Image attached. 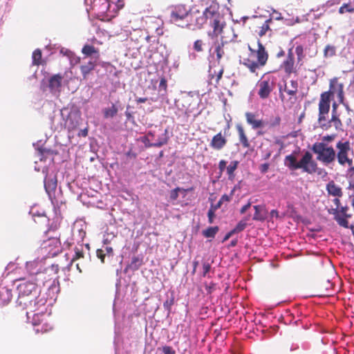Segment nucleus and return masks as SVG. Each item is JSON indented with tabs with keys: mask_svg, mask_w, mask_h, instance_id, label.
I'll use <instances>...</instances> for the list:
<instances>
[{
	"mask_svg": "<svg viewBox=\"0 0 354 354\" xmlns=\"http://www.w3.org/2000/svg\"><path fill=\"white\" fill-rule=\"evenodd\" d=\"M299 84L297 80H292L288 83H285L283 88H279V97L281 100L286 103L290 102L293 104L297 97Z\"/></svg>",
	"mask_w": 354,
	"mask_h": 354,
	"instance_id": "9d476101",
	"label": "nucleus"
},
{
	"mask_svg": "<svg viewBox=\"0 0 354 354\" xmlns=\"http://www.w3.org/2000/svg\"><path fill=\"white\" fill-rule=\"evenodd\" d=\"M339 14H344L346 12H354V6H352L349 3H344L339 8Z\"/></svg>",
	"mask_w": 354,
	"mask_h": 354,
	"instance_id": "a19ab883",
	"label": "nucleus"
},
{
	"mask_svg": "<svg viewBox=\"0 0 354 354\" xmlns=\"http://www.w3.org/2000/svg\"><path fill=\"white\" fill-rule=\"evenodd\" d=\"M84 257V252L82 248H80L77 247L75 248V255L72 259V261Z\"/></svg>",
	"mask_w": 354,
	"mask_h": 354,
	"instance_id": "a18cd8bd",
	"label": "nucleus"
},
{
	"mask_svg": "<svg viewBox=\"0 0 354 354\" xmlns=\"http://www.w3.org/2000/svg\"><path fill=\"white\" fill-rule=\"evenodd\" d=\"M251 206V203L250 202H248L246 205H243L241 209H240V213L241 214L245 213V212Z\"/></svg>",
	"mask_w": 354,
	"mask_h": 354,
	"instance_id": "680f3d73",
	"label": "nucleus"
},
{
	"mask_svg": "<svg viewBox=\"0 0 354 354\" xmlns=\"http://www.w3.org/2000/svg\"><path fill=\"white\" fill-rule=\"evenodd\" d=\"M255 212L253 216V220L258 221H263L266 218L267 211L263 205H254Z\"/></svg>",
	"mask_w": 354,
	"mask_h": 354,
	"instance_id": "a878e982",
	"label": "nucleus"
},
{
	"mask_svg": "<svg viewBox=\"0 0 354 354\" xmlns=\"http://www.w3.org/2000/svg\"><path fill=\"white\" fill-rule=\"evenodd\" d=\"M32 64L35 66H39L42 64V54L40 49L37 48L35 50L32 55Z\"/></svg>",
	"mask_w": 354,
	"mask_h": 354,
	"instance_id": "72a5a7b5",
	"label": "nucleus"
},
{
	"mask_svg": "<svg viewBox=\"0 0 354 354\" xmlns=\"http://www.w3.org/2000/svg\"><path fill=\"white\" fill-rule=\"evenodd\" d=\"M246 221L247 219H243L237 223L236 227L233 229L235 233H239L244 230V229L248 225Z\"/></svg>",
	"mask_w": 354,
	"mask_h": 354,
	"instance_id": "37998d69",
	"label": "nucleus"
},
{
	"mask_svg": "<svg viewBox=\"0 0 354 354\" xmlns=\"http://www.w3.org/2000/svg\"><path fill=\"white\" fill-rule=\"evenodd\" d=\"M57 178L55 176L53 178H46L44 180V187L48 194H50L55 191L57 188Z\"/></svg>",
	"mask_w": 354,
	"mask_h": 354,
	"instance_id": "cd10ccee",
	"label": "nucleus"
},
{
	"mask_svg": "<svg viewBox=\"0 0 354 354\" xmlns=\"http://www.w3.org/2000/svg\"><path fill=\"white\" fill-rule=\"evenodd\" d=\"M348 210V207H342L341 209L339 210L337 209V208L336 209H334L333 211V214L334 215H335L337 214V212H339V215L342 216L344 214H345Z\"/></svg>",
	"mask_w": 354,
	"mask_h": 354,
	"instance_id": "5fc2aeb1",
	"label": "nucleus"
},
{
	"mask_svg": "<svg viewBox=\"0 0 354 354\" xmlns=\"http://www.w3.org/2000/svg\"><path fill=\"white\" fill-rule=\"evenodd\" d=\"M335 137H336L335 134L326 135L322 138L321 142H324L328 144V142L333 141L335 140Z\"/></svg>",
	"mask_w": 354,
	"mask_h": 354,
	"instance_id": "09e8293b",
	"label": "nucleus"
},
{
	"mask_svg": "<svg viewBox=\"0 0 354 354\" xmlns=\"http://www.w3.org/2000/svg\"><path fill=\"white\" fill-rule=\"evenodd\" d=\"M234 234H235V232L233 230L227 232L224 236L223 241L224 242L228 240Z\"/></svg>",
	"mask_w": 354,
	"mask_h": 354,
	"instance_id": "0e129e2a",
	"label": "nucleus"
},
{
	"mask_svg": "<svg viewBox=\"0 0 354 354\" xmlns=\"http://www.w3.org/2000/svg\"><path fill=\"white\" fill-rule=\"evenodd\" d=\"M336 53V48L333 45H326L324 50V55L325 57H333Z\"/></svg>",
	"mask_w": 354,
	"mask_h": 354,
	"instance_id": "58836bf2",
	"label": "nucleus"
},
{
	"mask_svg": "<svg viewBox=\"0 0 354 354\" xmlns=\"http://www.w3.org/2000/svg\"><path fill=\"white\" fill-rule=\"evenodd\" d=\"M239 163V161L233 160L231 161L230 164L227 167V174L230 179H233L234 178V171L237 169Z\"/></svg>",
	"mask_w": 354,
	"mask_h": 354,
	"instance_id": "2f4dec72",
	"label": "nucleus"
},
{
	"mask_svg": "<svg viewBox=\"0 0 354 354\" xmlns=\"http://www.w3.org/2000/svg\"><path fill=\"white\" fill-rule=\"evenodd\" d=\"M236 128L238 135H239V142L241 144L242 147L243 148H247V149L250 148V142L248 140V136H246V133H245V130H244L243 127H242V125L237 124L236 126Z\"/></svg>",
	"mask_w": 354,
	"mask_h": 354,
	"instance_id": "5701e85b",
	"label": "nucleus"
},
{
	"mask_svg": "<svg viewBox=\"0 0 354 354\" xmlns=\"http://www.w3.org/2000/svg\"><path fill=\"white\" fill-rule=\"evenodd\" d=\"M12 298V290L7 287H0V306L8 304Z\"/></svg>",
	"mask_w": 354,
	"mask_h": 354,
	"instance_id": "4be33fe9",
	"label": "nucleus"
},
{
	"mask_svg": "<svg viewBox=\"0 0 354 354\" xmlns=\"http://www.w3.org/2000/svg\"><path fill=\"white\" fill-rule=\"evenodd\" d=\"M215 283H210L209 285H205V289L208 293H212V291L215 289Z\"/></svg>",
	"mask_w": 354,
	"mask_h": 354,
	"instance_id": "bf43d9fd",
	"label": "nucleus"
},
{
	"mask_svg": "<svg viewBox=\"0 0 354 354\" xmlns=\"http://www.w3.org/2000/svg\"><path fill=\"white\" fill-rule=\"evenodd\" d=\"M270 216H271V217L278 218L279 217V212H278V211L276 210V209L271 210Z\"/></svg>",
	"mask_w": 354,
	"mask_h": 354,
	"instance_id": "774afa93",
	"label": "nucleus"
},
{
	"mask_svg": "<svg viewBox=\"0 0 354 354\" xmlns=\"http://www.w3.org/2000/svg\"><path fill=\"white\" fill-rule=\"evenodd\" d=\"M41 248L47 252L49 257L57 255L62 250L59 237H50L47 240L44 241L41 243Z\"/></svg>",
	"mask_w": 354,
	"mask_h": 354,
	"instance_id": "ddd939ff",
	"label": "nucleus"
},
{
	"mask_svg": "<svg viewBox=\"0 0 354 354\" xmlns=\"http://www.w3.org/2000/svg\"><path fill=\"white\" fill-rule=\"evenodd\" d=\"M205 21L213 29L212 32H208V36L213 40H217L218 36L223 32L225 26V22L223 16L219 12L217 6L210 5L206 8L203 13V17L196 20L197 24L201 26Z\"/></svg>",
	"mask_w": 354,
	"mask_h": 354,
	"instance_id": "f03ea898",
	"label": "nucleus"
},
{
	"mask_svg": "<svg viewBox=\"0 0 354 354\" xmlns=\"http://www.w3.org/2000/svg\"><path fill=\"white\" fill-rule=\"evenodd\" d=\"M210 268H211V266L209 263H204L203 264V277L206 276V274L209 272Z\"/></svg>",
	"mask_w": 354,
	"mask_h": 354,
	"instance_id": "6e6d98bb",
	"label": "nucleus"
},
{
	"mask_svg": "<svg viewBox=\"0 0 354 354\" xmlns=\"http://www.w3.org/2000/svg\"><path fill=\"white\" fill-rule=\"evenodd\" d=\"M334 109L333 110L332 115L330 120H329V122L331 123H333L334 127L337 130L341 129L342 127V123L340 119L339 118L338 115H337V112L335 110V104L333 105Z\"/></svg>",
	"mask_w": 354,
	"mask_h": 354,
	"instance_id": "c756f323",
	"label": "nucleus"
},
{
	"mask_svg": "<svg viewBox=\"0 0 354 354\" xmlns=\"http://www.w3.org/2000/svg\"><path fill=\"white\" fill-rule=\"evenodd\" d=\"M272 22V19H268L264 21V23L259 27V31L258 32V35L260 37L266 35L268 31H271L270 28V23Z\"/></svg>",
	"mask_w": 354,
	"mask_h": 354,
	"instance_id": "e433bc0d",
	"label": "nucleus"
},
{
	"mask_svg": "<svg viewBox=\"0 0 354 354\" xmlns=\"http://www.w3.org/2000/svg\"><path fill=\"white\" fill-rule=\"evenodd\" d=\"M330 110L328 97L323 95L322 99L319 102V115L317 122L320 128L324 130H328L331 127L330 122L326 120V115Z\"/></svg>",
	"mask_w": 354,
	"mask_h": 354,
	"instance_id": "9b49d317",
	"label": "nucleus"
},
{
	"mask_svg": "<svg viewBox=\"0 0 354 354\" xmlns=\"http://www.w3.org/2000/svg\"><path fill=\"white\" fill-rule=\"evenodd\" d=\"M82 53L85 57H93L95 59H98L100 57L99 49L95 46L89 44H85L82 48Z\"/></svg>",
	"mask_w": 354,
	"mask_h": 354,
	"instance_id": "412c9836",
	"label": "nucleus"
},
{
	"mask_svg": "<svg viewBox=\"0 0 354 354\" xmlns=\"http://www.w3.org/2000/svg\"><path fill=\"white\" fill-rule=\"evenodd\" d=\"M63 76L60 74L53 75L48 81V86L51 91H55L61 87Z\"/></svg>",
	"mask_w": 354,
	"mask_h": 354,
	"instance_id": "393cba45",
	"label": "nucleus"
},
{
	"mask_svg": "<svg viewBox=\"0 0 354 354\" xmlns=\"http://www.w3.org/2000/svg\"><path fill=\"white\" fill-rule=\"evenodd\" d=\"M220 200L224 203V202H229L231 200V197L227 194H223L221 198H220Z\"/></svg>",
	"mask_w": 354,
	"mask_h": 354,
	"instance_id": "69168bd1",
	"label": "nucleus"
},
{
	"mask_svg": "<svg viewBox=\"0 0 354 354\" xmlns=\"http://www.w3.org/2000/svg\"><path fill=\"white\" fill-rule=\"evenodd\" d=\"M219 228L218 226L209 227L203 231V234L206 238H214Z\"/></svg>",
	"mask_w": 354,
	"mask_h": 354,
	"instance_id": "c9c22d12",
	"label": "nucleus"
},
{
	"mask_svg": "<svg viewBox=\"0 0 354 354\" xmlns=\"http://www.w3.org/2000/svg\"><path fill=\"white\" fill-rule=\"evenodd\" d=\"M175 297L174 294L172 293L171 297L168 298L164 303L163 307L167 312L169 313L171 310V307L174 304Z\"/></svg>",
	"mask_w": 354,
	"mask_h": 354,
	"instance_id": "ea45409f",
	"label": "nucleus"
},
{
	"mask_svg": "<svg viewBox=\"0 0 354 354\" xmlns=\"http://www.w3.org/2000/svg\"><path fill=\"white\" fill-rule=\"evenodd\" d=\"M224 73L223 67H221L218 71H214L212 73H210V80L214 81V84L216 85L219 83L221 79L223 77Z\"/></svg>",
	"mask_w": 354,
	"mask_h": 354,
	"instance_id": "f704fd0d",
	"label": "nucleus"
},
{
	"mask_svg": "<svg viewBox=\"0 0 354 354\" xmlns=\"http://www.w3.org/2000/svg\"><path fill=\"white\" fill-rule=\"evenodd\" d=\"M81 114L79 111H72L68 113L64 122V127L68 132L75 130L80 124Z\"/></svg>",
	"mask_w": 354,
	"mask_h": 354,
	"instance_id": "2eb2a0df",
	"label": "nucleus"
},
{
	"mask_svg": "<svg viewBox=\"0 0 354 354\" xmlns=\"http://www.w3.org/2000/svg\"><path fill=\"white\" fill-rule=\"evenodd\" d=\"M227 44V42L225 41H221L219 42H215V48H214V53L216 55V61L219 63L221 60V59L225 55V47Z\"/></svg>",
	"mask_w": 354,
	"mask_h": 354,
	"instance_id": "bb28decb",
	"label": "nucleus"
},
{
	"mask_svg": "<svg viewBox=\"0 0 354 354\" xmlns=\"http://www.w3.org/2000/svg\"><path fill=\"white\" fill-rule=\"evenodd\" d=\"M164 354H176L175 350L170 346H164L162 348Z\"/></svg>",
	"mask_w": 354,
	"mask_h": 354,
	"instance_id": "3c124183",
	"label": "nucleus"
},
{
	"mask_svg": "<svg viewBox=\"0 0 354 354\" xmlns=\"http://www.w3.org/2000/svg\"><path fill=\"white\" fill-rule=\"evenodd\" d=\"M335 93L337 95L339 102L343 103L344 100V84L338 82L337 77H334L330 80L329 91L322 93L320 95V99H322L323 95H324V97L327 96L328 104H330V97Z\"/></svg>",
	"mask_w": 354,
	"mask_h": 354,
	"instance_id": "f8f14e48",
	"label": "nucleus"
},
{
	"mask_svg": "<svg viewBox=\"0 0 354 354\" xmlns=\"http://www.w3.org/2000/svg\"><path fill=\"white\" fill-rule=\"evenodd\" d=\"M106 252V255L107 254L109 257H112L113 255V250L111 247H106L104 252Z\"/></svg>",
	"mask_w": 354,
	"mask_h": 354,
	"instance_id": "e2e57ef3",
	"label": "nucleus"
},
{
	"mask_svg": "<svg viewBox=\"0 0 354 354\" xmlns=\"http://www.w3.org/2000/svg\"><path fill=\"white\" fill-rule=\"evenodd\" d=\"M87 135H88V129L87 128L81 130L80 132L78 133L79 136H83V137H86V136H87Z\"/></svg>",
	"mask_w": 354,
	"mask_h": 354,
	"instance_id": "338daca9",
	"label": "nucleus"
},
{
	"mask_svg": "<svg viewBox=\"0 0 354 354\" xmlns=\"http://www.w3.org/2000/svg\"><path fill=\"white\" fill-rule=\"evenodd\" d=\"M222 204H223V202L221 200H219L216 204H212L210 206V208L214 211H216L218 209H219L221 207Z\"/></svg>",
	"mask_w": 354,
	"mask_h": 354,
	"instance_id": "052dcab7",
	"label": "nucleus"
},
{
	"mask_svg": "<svg viewBox=\"0 0 354 354\" xmlns=\"http://www.w3.org/2000/svg\"><path fill=\"white\" fill-rule=\"evenodd\" d=\"M326 190L328 194L336 197H341L343 194L342 188L337 185L333 180L330 181L326 185Z\"/></svg>",
	"mask_w": 354,
	"mask_h": 354,
	"instance_id": "b1692460",
	"label": "nucleus"
},
{
	"mask_svg": "<svg viewBox=\"0 0 354 354\" xmlns=\"http://www.w3.org/2000/svg\"><path fill=\"white\" fill-rule=\"evenodd\" d=\"M351 217V214H348L347 212L342 216L339 215V212H337V214L334 216V218L340 226L344 227L345 228H348L349 225L347 218Z\"/></svg>",
	"mask_w": 354,
	"mask_h": 354,
	"instance_id": "c85d7f7f",
	"label": "nucleus"
},
{
	"mask_svg": "<svg viewBox=\"0 0 354 354\" xmlns=\"http://www.w3.org/2000/svg\"><path fill=\"white\" fill-rule=\"evenodd\" d=\"M118 111L117 106L113 104L110 108H106L103 110L104 117L105 118H113L116 115Z\"/></svg>",
	"mask_w": 354,
	"mask_h": 354,
	"instance_id": "473e14b6",
	"label": "nucleus"
},
{
	"mask_svg": "<svg viewBox=\"0 0 354 354\" xmlns=\"http://www.w3.org/2000/svg\"><path fill=\"white\" fill-rule=\"evenodd\" d=\"M151 139L150 138H149L147 135L140 138L141 142L142 143H144V145L146 147H160L166 145L169 140V137L167 136V131L165 130V133L162 138L161 141H156L155 142H151Z\"/></svg>",
	"mask_w": 354,
	"mask_h": 354,
	"instance_id": "6ab92c4d",
	"label": "nucleus"
},
{
	"mask_svg": "<svg viewBox=\"0 0 354 354\" xmlns=\"http://www.w3.org/2000/svg\"><path fill=\"white\" fill-rule=\"evenodd\" d=\"M97 66V59L93 60L91 59L87 62L82 64L80 66V71L84 79H86L88 74L92 72Z\"/></svg>",
	"mask_w": 354,
	"mask_h": 354,
	"instance_id": "aec40b11",
	"label": "nucleus"
},
{
	"mask_svg": "<svg viewBox=\"0 0 354 354\" xmlns=\"http://www.w3.org/2000/svg\"><path fill=\"white\" fill-rule=\"evenodd\" d=\"M96 254L97 258L100 259L101 262L104 263V258L106 256L104 250L102 249H97L96 251Z\"/></svg>",
	"mask_w": 354,
	"mask_h": 354,
	"instance_id": "603ef678",
	"label": "nucleus"
},
{
	"mask_svg": "<svg viewBox=\"0 0 354 354\" xmlns=\"http://www.w3.org/2000/svg\"><path fill=\"white\" fill-rule=\"evenodd\" d=\"M32 324L35 326L36 333H45L53 329V326L44 317V315L35 314L32 319Z\"/></svg>",
	"mask_w": 354,
	"mask_h": 354,
	"instance_id": "4468645a",
	"label": "nucleus"
},
{
	"mask_svg": "<svg viewBox=\"0 0 354 354\" xmlns=\"http://www.w3.org/2000/svg\"><path fill=\"white\" fill-rule=\"evenodd\" d=\"M276 77L268 73L264 74L257 83L259 97L265 100L270 97L271 93L275 88Z\"/></svg>",
	"mask_w": 354,
	"mask_h": 354,
	"instance_id": "6e6552de",
	"label": "nucleus"
},
{
	"mask_svg": "<svg viewBox=\"0 0 354 354\" xmlns=\"http://www.w3.org/2000/svg\"><path fill=\"white\" fill-rule=\"evenodd\" d=\"M170 9V21L172 23L181 27L189 25V18L192 17V14L185 5L178 4L171 6Z\"/></svg>",
	"mask_w": 354,
	"mask_h": 354,
	"instance_id": "0eeeda50",
	"label": "nucleus"
},
{
	"mask_svg": "<svg viewBox=\"0 0 354 354\" xmlns=\"http://www.w3.org/2000/svg\"><path fill=\"white\" fill-rule=\"evenodd\" d=\"M246 122L253 129H258L266 127V122L258 118V115L252 112H245Z\"/></svg>",
	"mask_w": 354,
	"mask_h": 354,
	"instance_id": "a211bd4d",
	"label": "nucleus"
},
{
	"mask_svg": "<svg viewBox=\"0 0 354 354\" xmlns=\"http://www.w3.org/2000/svg\"><path fill=\"white\" fill-rule=\"evenodd\" d=\"M85 2L98 14L109 16L116 14L124 6L123 0H85Z\"/></svg>",
	"mask_w": 354,
	"mask_h": 354,
	"instance_id": "39448f33",
	"label": "nucleus"
},
{
	"mask_svg": "<svg viewBox=\"0 0 354 354\" xmlns=\"http://www.w3.org/2000/svg\"><path fill=\"white\" fill-rule=\"evenodd\" d=\"M284 165L292 171L301 169L303 171L312 174L319 169L317 163L313 160L312 153L306 151L299 161L293 154L285 157Z\"/></svg>",
	"mask_w": 354,
	"mask_h": 354,
	"instance_id": "20e7f679",
	"label": "nucleus"
},
{
	"mask_svg": "<svg viewBox=\"0 0 354 354\" xmlns=\"http://www.w3.org/2000/svg\"><path fill=\"white\" fill-rule=\"evenodd\" d=\"M19 292L17 302L24 308L29 309L30 312H35L39 309L42 300L37 301L39 290L36 282L28 281L21 283L17 286ZM41 305H44L42 302Z\"/></svg>",
	"mask_w": 354,
	"mask_h": 354,
	"instance_id": "f257e3e1",
	"label": "nucleus"
},
{
	"mask_svg": "<svg viewBox=\"0 0 354 354\" xmlns=\"http://www.w3.org/2000/svg\"><path fill=\"white\" fill-rule=\"evenodd\" d=\"M304 50L301 45L297 46L295 48V53L297 56L298 62L301 61L304 57Z\"/></svg>",
	"mask_w": 354,
	"mask_h": 354,
	"instance_id": "c03bdc74",
	"label": "nucleus"
},
{
	"mask_svg": "<svg viewBox=\"0 0 354 354\" xmlns=\"http://www.w3.org/2000/svg\"><path fill=\"white\" fill-rule=\"evenodd\" d=\"M227 143V139L225 138V134L220 131L212 137L209 146L216 151H221L226 146Z\"/></svg>",
	"mask_w": 354,
	"mask_h": 354,
	"instance_id": "f3484780",
	"label": "nucleus"
},
{
	"mask_svg": "<svg viewBox=\"0 0 354 354\" xmlns=\"http://www.w3.org/2000/svg\"><path fill=\"white\" fill-rule=\"evenodd\" d=\"M204 45V43L203 41V40L201 39H197L194 41V49L195 51L196 52H202L203 50V46Z\"/></svg>",
	"mask_w": 354,
	"mask_h": 354,
	"instance_id": "49530a36",
	"label": "nucleus"
},
{
	"mask_svg": "<svg viewBox=\"0 0 354 354\" xmlns=\"http://www.w3.org/2000/svg\"><path fill=\"white\" fill-rule=\"evenodd\" d=\"M349 161H350L349 162L346 163V166L348 167V169L346 170V175L350 178H354V163H353V158L351 160H350Z\"/></svg>",
	"mask_w": 354,
	"mask_h": 354,
	"instance_id": "79ce46f5",
	"label": "nucleus"
},
{
	"mask_svg": "<svg viewBox=\"0 0 354 354\" xmlns=\"http://www.w3.org/2000/svg\"><path fill=\"white\" fill-rule=\"evenodd\" d=\"M226 164L227 162L225 160H220L218 163V169L221 172H223L227 168Z\"/></svg>",
	"mask_w": 354,
	"mask_h": 354,
	"instance_id": "13d9d810",
	"label": "nucleus"
},
{
	"mask_svg": "<svg viewBox=\"0 0 354 354\" xmlns=\"http://www.w3.org/2000/svg\"><path fill=\"white\" fill-rule=\"evenodd\" d=\"M167 87V80L165 77L161 78L159 83V88L166 91Z\"/></svg>",
	"mask_w": 354,
	"mask_h": 354,
	"instance_id": "4d7b16f0",
	"label": "nucleus"
},
{
	"mask_svg": "<svg viewBox=\"0 0 354 354\" xmlns=\"http://www.w3.org/2000/svg\"><path fill=\"white\" fill-rule=\"evenodd\" d=\"M316 154V159L325 166L334 164L337 155L335 149L330 145L324 142L314 143L311 148Z\"/></svg>",
	"mask_w": 354,
	"mask_h": 354,
	"instance_id": "423d86ee",
	"label": "nucleus"
},
{
	"mask_svg": "<svg viewBox=\"0 0 354 354\" xmlns=\"http://www.w3.org/2000/svg\"><path fill=\"white\" fill-rule=\"evenodd\" d=\"M335 149L338 164L345 167L346 163L349 162V160L352 159L349 156V153L352 151L351 143L349 140L342 139L336 143Z\"/></svg>",
	"mask_w": 354,
	"mask_h": 354,
	"instance_id": "1a4fd4ad",
	"label": "nucleus"
},
{
	"mask_svg": "<svg viewBox=\"0 0 354 354\" xmlns=\"http://www.w3.org/2000/svg\"><path fill=\"white\" fill-rule=\"evenodd\" d=\"M270 168V164L268 162H265L259 165V169L260 172L263 174L268 172Z\"/></svg>",
	"mask_w": 354,
	"mask_h": 354,
	"instance_id": "8fccbe9b",
	"label": "nucleus"
},
{
	"mask_svg": "<svg viewBox=\"0 0 354 354\" xmlns=\"http://www.w3.org/2000/svg\"><path fill=\"white\" fill-rule=\"evenodd\" d=\"M215 212L216 211L213 210L209 207L207 212L208 222L209 223H212L214 222V218L215 217Z\"/></svg>",
	"mask_w": 354,
	"mask_h": 354,
	"instance_id": "864d4df0",
	"label": "nucleus"
},
{
	"mask_svg": "<svg viewBox=\"0 0 354 354\" xmlns=\"http://www.w3.org/2000/svg\"><path fill=\"white\" fill-rule=\"evenodd\" d=\"M280 67L284 73L288 75L297 72L295 64V57L292 48L288 50L287 57L282 62Z\"/></svg>",
	"mask_w": 354,
	"mask_h": 354,
	"instance_id": "dca6fc26",
	"label": "nucleus"
},
{
	"mask_svg": "<svg viewBox=\"0 0 354 354\" xmlns=\"http://www.w3.org/2000/svg\"><path fill=\"white\" fill-rule=\"evenodd\" d=\"M143 263V259L142 257H139L138 256H134L132 257L131 263L129 264V268L133 270H137L140 268V267Z\"/></svg>",
	"mask_w": 354,
	"mask_h": 354,
	"instance_id": "7c9ffc66",
	"label": "nucleus"
},
{
	"mask_svg": "<svg viewBox=\"0 0 354 354\" xmlns=\"http://www.w3.org/2000/svg\"><path fill=\"white\" fill-rule=\"evenodd\" d=\"M181 188L176 187L170 192L169 198L171 201H176L178 198V192Z\"/></svg>",
	"mask_w": 354,
	"mask_h": 354,
	"instance_id": "de8ad7c7",
	"label": "nucleus"
},
{
	"mask_svg": "<svg viewBox=\"0 0 354 354\" xmlns=\"http://www.w3.org/2000/svg\"><path fill=\"white\" fill-rule=\"evenodd\" d=\"M281 124V118L279 115L272 116L270 118L269 122L266 124V126L268 125V128L272 129L277 127H279Z\"/></svg>",
	"mask_w": 354,
	"mask_h": 354,
	"instance_id": "4c0bfd02",
	"label": "nucleus"
},
{
	"mask_svg": "<svg viewBox=\"0 0 354 354\" xmlns=\"http://www.w3.org/2000/svg\"><path fill=\"white\" fill-rule=\"evenodd\" d=\"M248 50L250 51L248 56L243 58L241 64L248 68L252 73H256L258 70L266 65L269 54L259 39L257 40V49L248 46Z\"/></svg>",
	"mask_w": 354,
	"mask_h": 354,
	"instance_id": "7ed1b4c3",
	"label": "nucleus"
}]
</instances>
